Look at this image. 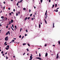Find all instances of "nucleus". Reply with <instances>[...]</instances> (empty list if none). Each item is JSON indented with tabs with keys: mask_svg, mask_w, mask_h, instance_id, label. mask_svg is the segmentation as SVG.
I'll return each instance as SVG.
<instances>
[{
	"mask_svg": "<svg viewBox=\"0 0 60 60\" xmlns=\"http://www.w3.org/2000/svg\"><path fill=\"white\" fill-rule=\"evenodd\" d=\"M36 58L38 59H39V60H41V58L39 57Z\"/></svg>",
	"mask_w": 60,
	"mask_h": 60,
	"instance_id": "7ed1b4c3",
	"label": "nucleus"
},
{
	"mask_svg": "<svg viewBox=\"0 0 60 60\" xmlns=\"http://www.w3.org/2000/svg\"><path fill=\"white\" fill-rule=\"evenodd\" d=\"M25 54L26 53H24L23 54V55H25Z\"/></svg>",
	"mask_w": 60,
	"mask_h": 60,
	"instance_id": "49530a36",
	"label": "nucleus"
},
{
	"mask_svg": "<svg viewBox=\"0 0 60 60\" xmlns=\"http://www.w3.org/2000/svg\"><path fill=\"white\" fill-rule=\"evenodd\" d=\"M47 44H46L45 45V47H46V46H47Z\"/></svg>",
	"mask_w": 60,
	"mask_h": 60,
	"instance_id": "e433bc0d",
	"label": "nucleus"
},
{
	"mask_svg": "<svg viewBox=\"0 0 60 60\" xmlns=\"http://www.w3.org/2000/svg\"><path fill=\"white\" fill-rule=\"evenodd\" d=\"M8 32H7L6 34V35H8Z\"/></svg>",
	"mask_w": 60,
	"mask_h": 60,
	"instance_id": "4be33fe9",
	"label": "nucleus"
},
{
	"mask_svg": "<svg viewBox=\"0 0 60 60\" xmlns=\"http://www.w3.org/2000/svg\"><path fill=\"white\" fill-rule=\"evenodd\" d=\"M57 7V4H56L55 5V7Z\"/></svg>",
	"mask_w": 60,
	"mask_h": 60,
	"instance_id": "5701e85b",
	"label": "nucleus"
},
{
	"mask_svg": "<svg viewBox=\"0 0 60 60\" xmlns=\"http://www.w3.org/2000/svg\"><path fill=\"white\" fill-rule=\"evenodd\" d=\"M8 26H6V28H8Z\"/></svg>",
	"mask_w": 60,
	"mask_h": 60,
	"instance_id": "864d4df0",
	"label": "nucleus"
},
{
	"mask_svg": "<svg viewBox=\"0 0 60 60\" xmlns=\"http://www.w3.org/2000/svg\"><path fill=\"white\" fill-rule=\"evenodd\" d=\"M34 14L35 15H36V12H35L34 13Z\"/></svg>",
	"mask_w": 60,
	"mask_h": 60,
	"instance_id": "3c124183",
	"label": "nucleus"
},
{
	"mask_svg": "<svg viewBox=\"0 0 60 60\" xmlns=\"http://www.w3.org/2000/svg\"><path fill=\"white\" fill-rule=\"evenodd\" d=\"M11 29H12V26H11Z\"/></svg>",
	"mask_w": 60,
	"mask_h": 60,
	"instance_id": "69168bd1",
	"label": "nucleus"
},
{
	"mask_svg": "<svg viewBox=\"0 0 60 60\" xmlns=\"http://www.w3.org/2000/svg\"><path fill=\"white\" fill-rule=\"evenodd\" d=\"M33 58V57H32V56H30V59L29 60H31Z\"/></svg>",
	"mask_w": 60,
	"mask_h": 60,
	"instance_id": "20e7f679",
	"label": "nucleus"
},
{
	"mask_svg": "<svg viewBox=\"0 0 60 60\" xmlns=\"http://www.w3.org/2000/svg\"><path fill=\"white\" fill-rule=\"evenodd\" d=\"M27 45L28 46H29V47H30V45H29V44H28Z\"/></svg>",
	"mask_w": 60,
	"mask_h": 60,
	"instance_id": "393cba45",
	"label": "nucleus"
},
{
	"mask_svg": "<svg viewBox=\"0 0 60 60\" xmlns=\"http://www.w3.org/2000/svg\"><path fill=\"white\" fill-rule=\"evenodd\" d=\"M5 6L4 7H3V9H5Z\"/></svg>",
	"mask_w": 60,
	"mask_h": 60,
	"instance_id": "8fccbe9b",
	"label": "nucleus"
},
{
	"mask_svg": "<svg viewBox=\"0 0 60 60\" xmlns=\"http://www.w3.org/2000/svg\"><path fill=\"white\" fill-rule=\"evenodd\" d=\"M11 13L12 14H13V12H11Z\"/></svg>",
	"mask_w": 60,
	"mask_h": 60,
	"instance_id": "e2e57ef3",
	"label": "nucleus"
},
{
	"mask_svg": "<svg viewBox=\"0 0 60 60\" xmlns=\"http://www.w3.org/2000/svg\"><path fill=\"white\" fill-rule=\"evenodd\" d=\"M16 5H17V6H18V5H19V3H17V4Z\"/></svg>",
	"mask_w": 60,
	"mask_h": 60,
	"instance_id": "cd10ccee",
	"label": "nucleus"
},
{
	"mask_svg": "<svg viewBox=\"0 0 60 60\" xmlns=\"http://www.w3.org/2000/svg\"><path fill=\"white\" fill-rule=\"evenodd\" d=\"M26 8H23V10H26Z\"/></svg>",
	"mask_w": 60,
	"mask_h": 60,
	"instance_id": "a878e982",
	"label": "nucleus"
},
{
	"mask_svg": "<svg viewBox=\"0 0 60 60\" xmlns=\"http://www.w3.org/2000/svg\"><path fill=\"white\" fill-rule=\"evenodd\" d=\"M3 20H4V19H2V20H1V21H3Z\"/></svg>",
	"mask_w": 60,
	"mask_h": 60,
	"instance_id": "37998d69",
	"label": "nucleus"
},
{
	"mask_svg": "<svg viewBox=\"0 0 60 60\" xmlns=\"http://www.w3.org/2000/svg\"><path fill=\"white\" fill-rule=\"evenodd\" d=\"M15 29H17V26H15Z\"/></svg>",
	"mask_w": 60,
	"mask_h": 60,
	"instance_id": "412c9836",
	"label": "nucleus"
},
{
	"mask_svg": "<svg viewBox=\"0 0 60 60\" xmlns=\"http://www.w3.org/2000/svg\"><path fill=\"white\" fill-rule=\"evenodd\" d=\"M21 30H22V28H20V32H21Z\"/></svg>",
	"mask_w": 60,
	"mask_h": 60,
	"instance_id": "bb28decb",
	"label": "nucleus"
},
{
	"mask_svg": "<svg viewBox=\"0 0 60 60\" xmlns=\"http://www.w3.org/2000/svg\"><path fill=\"white\" fill-rule=\"evenodd\" d=\"M51 2V0H49V2Z\"/></svg>",
	"mask_w": 60,
	"mask_h": 60,
	"instance_id": "09e8293b",
	"label": "nucleus"
},
{
	"mask_svg": "<svg viewBox=\"0 0 60 60\" xmlns=\"http://www.w3.org/2000/svg\"><path fill=\"white\" fill-rule=\"evenodd\" d=\"M6 42H5V43H4V44H6Z\"/></svg>",
	"mask_w": 60,
	"mask_h": 60,
	"instance_id": "603ef678",
	"label": "nucleus"
},
{
	"mask_svg": "<svg viewBox=\"0 0 60 60\" xmlns=\"http://www.w3.org/2000/svg\"><path fill=\"white\" fill-rule=\"evenodd\" d=\"M24 37V36H23L22 37V39H23V38Z\"/></svg>",
	"mask_w": 60,
	"mask_h": 60,
	"instance_id": "7c9ffc66",
	"label": "nucleus"
},
{
	"mask_svg": "<svg viewBox=\"0 0 60 60\" xmlns=\"http://www.w3.org/2000/svg\"><path fill=\"white\" fill-rule=\"evenodd\" d=\"M3 53H4V52H3V51H2L1 52V54H3Z\"/></svg>",
	"mask_w": 60,
	"mask_h": 60,
	"instance_id": "f704fd0d",
	"label": "nucleus"
},
{
	"mask_svg": "<svg viewBox=\"0 0 60 60\" xmlns=\"http://www.w3.org/2000/svg\"><path fill=\"white\" fill-rule=\"evenodd\" d=\"M6 50H8V49H9V48H6Z\"/></svg>",
	"mask_w": 60,
	"mask_h": 60,
	"instance_id": "9d476101",
	"label": "nucleus"
},
{
	"mask_svg": "<svg viewBox=\"0 0 60 60\" xmlns=\"http://www.w3.org/2000/svg\"><path fill=\"white\" fill-rule=\"evenodd\" d=\"M18 8H20V6H18Z\"/></svg>",
	"mask_w": 60,
	"mask_h": 60,
	"instance_id": "338daca9",
	"label": "nucleus"
},
{
	"mask_svg": "<svg viewBox=\"0 0 60 60\" xmlns=\"http://www.w3.org/2000/svg\"><path fill=\"white\" fill-rule=\"evenodd\" d=\"M27 19V17H26L25 19V20H26V19Z\"/></svg>",
	"mask_w": 60,
	"mask_h": 60,
	"instance_id": "6e6552de",
	"label": "nucleus"
},
{
	"mask_svg": "<svg viewBox=\"0 0 60 60\" xmlns=\"http://www.w3.org/2000/svg\"><path fill=\"white\" fill-rule=\"evenodd\" d=\"M8 9L9 10H10V8H8Z\"/></svg>",
	"mask_w": 60,
	"mask_h": 60,
	"instance_id": "bf43d9fd",
	"label": "nucleus"
},
{
	"mask_svg": "<svg viewBox=\"0 0 60 60\" xmlns=\"http://www.w3.org/2000/svg\"><path fill=\"white\" fill-rule=\"evenodd\" d=\"M30 19V17H29L27 19Z\"/></svg>",
	"mask_w": 60,
	"mask_h": 60,
	"instance_id": "ea45409f",
	"label": "nucleus"
},
{
	"mask_svg": "<svg viewBox=\"0 0 60 60\" xmlns=\"http://www.w3.org/2000/svg\"><path fill=\"white\" fill-rule=\"evenodd\" d=\"M13 22V19H11V23H12Z\"/></svg>",
	"mask_w": 60,
	"mask_h": 60,
	"instance_id": "39448f33",
	"label": "nucleus"
},
{
	"mask_svg": "<svg viewBox=\"0 0 60 60\" xmlns=\"http://www.w3.org/2000/svg\"><path fill=\"white\" fill-rule=\"evenodd\" d=\"M27 49V51H28L29 50V49Z\"/></svg>",
	"mask_w": 60,
	"mask_h": 60,
	"instance_id": "c756f323",
	"label": "nucleus"
},
{
	"mask_svg": "<svg viewBox=\"0 0 60 60\" xmlns=\"http://www.w3.org/2000/svg\"><path fill=\"white\" fill-rule=\"evenodd\" d=\"M45 22L46 24H47V21H45Z\"/></svg>",
	"mask_w": 60,
	"mask_h": 60,
	"instance_id": "c9c22d12",
	"label": "nucleus"
},
{
	"mask_svg": "<svg viewBox=\"0 0 60 60\" xmlns=\"http://www.w3.org/2000/svg\"><path fill=\"white\" fill-rule=\"evenodd\" d=\"M5 40V41H8V36L6 37Z\"/></svg>",
	"mask_w": 60,
	"mask_h": 60,
	"instance_id": "f257e3e1",
	"label": "nucleus"
},
{
	"mask_svg": "<svg viewBox=\"0 0 60 60\" xmlns=\"http://www.w3.org/2000/svg\"><path fill=\"white\" fill-rule=\"evenodd\" d=\"M22 45H26V43H24V44H22Z\"/></svg>",
	"mask_w": 60,
	"mask_h": 60,
	"instance_id": "6ab92c4d",
	"label": "nucleus"
},
{
	"mask_svg": "<svg viewBox=\"0 0 60 60\" xmlns=\"http://www.w3.org/2000/svg\"><path fill=\"white\" fill-rule=\"evenodd\" d=\"M19 37V38H21V35H20Z\"/></svg>",
	"mask_w": 60,
	"mask_h": 60,
	"instance_id": "2f4dec72",
	"label": "nucleus"
},
{
	"mask_svg": "<svg viewBox=\"0 0 60 60\" xmlns=\"http://www.w3.org/2000/svg\"><path fill=\"white\" fill-rule=\"evenodd\" d=\"M31 10L30 9L29 10V12H31Z\"/></svg>",
	"mask_w": 60,
	"mask_h": 60,
	"instance_id": "c85d7f7f",
	"label": "nucleus"
},
{
	"mask_svg": "<svg viewBox=\"0 0 60 60\" xmlns=\"http://www.w3.org/2000/svg\"><path fill=\"white\" fill-rule=\"evenodd\" d=\"M8 34H9V35H10V32L9 31H8Z\"/></svg>",
	"mask_w": 60,
	"mask_h": 60,
	"instance_id": "2eb2a0df",
	"label": "nucleus"
},
{
	"mask_svg": "<svg viewBox=\"0 0 60 60\" xmlns=\"http://www.w3.org/2000/svg\"><path fill=\"white\" fill-rule=\"evenodd\" d=\"M2 11H0V13H2Z\"/></svg>",
	"mask_w": 60,
	"mask_h": 60,
	"instance_id": "774afa93",
	"label": "nucleus"
},
{
	"mask_svg": "<svg viewBox=\"0 0 60 60\" xmlns=\"http://www.w3.org/2000/svg\"><path fill=\"white\" fill-rule=\"evenodd\" d=\"M32 14H31L30 15V17H31V16H32Z\"/></svg>",
	"mask_w": 60,
	"mask_h": 60,
	"instance_id": "72a5a7b5",
	"label": "nucleus"
},
{
	"mask_svg": "<svg viewBox=\"0 0 60 60\" xmlns=\"http://www.w3.org/2000/svg\"><path fill=\"white\" fill-rule=\"evenodd\" d=\"M22 1H23V0H21L20 1V3H21V2H22Z\"/></svg>",
	"mask_w": 60,
	"mask_h": 60,
	"instance_id": "b1692460",
	"label": "nucleus"
},
{
	"mask_svg": "<svg viewBox=\"0 0 60 60\" xmlns=\"http://www.w3.org/2000/svg\"><path fill=\"white\" fill-rule=\"evenodd\" d=\"M47 56H48V53H46L45 55V57H47Z\"/></svg>",
	"mask_w": 60,
	"mask_h": 60,
	"instance_id": "423d86ee",
	"label": "nucleus"
},
{
	"mask_svg": "<svg viewBox=\"0 0 60 60\" xmlns=\"http://www.w3.org/2000/svg\"><path fill=\"white\" fill-rule=\"evenodd\" d=\"M47 18V14H46V17H45V19H46Z\"/></svg>",
	"mask_w": 60,
	"mask_h": 60,
	"instance_id": "f8f14e48",
	"label": "nucleus"
},
{
	"mask_svg": "<svg viewBox=\"0 0 60 60\" xmlns=\"http://www.w3.org/2000/svg\"><path fill=\"white\" fill-rule=\"evenodd\" d=\"M27 34H25V36H27Z\"/></svg>",
	"mask_w": 60,
	"mask_h": 60,
	"instance_id": "de8ad7c7",
	"label": "nucleus"
},
{
	"mask_svg": "<svg viewBox=\"0 0 60 60\" xmlns=\"http://www.w3.org/2000/svg\"><path fill=\"white\" fill-rule=\"evenodd\" d=\"M26 32H28V30H26Z\"/></svg>",
	"mask_w": 60,
	"mask_h": 60,
	"instance_id": "473e14b6",
	"label": "nucleus"
},
{
	"mask_svg": "<svg viewBox=\"0 0 60 60\" xmlns=\"http://www.w3.org/2000/svg\"><path fill=\"white\" fill-rule=\"evenodd\" d=\"M47 12H46L45 13V15H47Z\"/></svg>",
	"mask_w": 60,
	"mask_h": 60,
	"instance_id": "4c0bfd02",
	"label": "nucleus"
},
{
	"mask_svg": "<svg viewBox=\"0 0 60 60\" xmlns=\"http://www.w3.org/2000/svg\"><path fill=\"white\" fill-rule=\"evenodd\" d=\"M6 59H8V57H7V56H6Z\"/></svg>",
	"mask_w": 60,
	"mask_h": 60,
	"instance_id": "4468645a",
	"label": "nucleus"
},
{
	"mask_svg": "<svg viewBox=\"0 0 60 60\" xmlns=\"http://www.w3.org/2000/svg\"><path fill=\"white\" fill-rule=\"evenodd\" d=\"M9 47H10V46H9L8 45L7 46V48H9Z\"/></svg>",
	"mask_w": 60,
	"mask_h": 60,
	"instance_id": "aec40b11",
	"label": "nucleus"
},
{
	"mask_svg": "<svg viewBox=\"0 0 60 60\" xmlns=\"http://www.w3.org/2000/svg\"><path fill=\"white\" fill-rule=\"evenodd\" d=\"M52 46H53L54 47H55V45H53Z\"/></svg>",
	"mask_w": 60,
	"mask_h": 60,
	"instance_id": "5fc2aeb1",
	"label": "nucleus"
},
{
	"mask_svg": "<svg viewBox=\"0 0 60 60\" xmlns=\"http://www.w3.org/2000/svg\"><path fill=\"white\" fill-rule=\"evenodd\" d=\"M41 26V24H40L39 25V28H40Z\"/></svg>",
	"mask_w": 60,
	"mask_h": 60,
	"instance_id": "0eeeda50",
	"label": "nucleus"
},
{
	"mask_svg": "<svg viewBox=\"0 0 60 60\" xmlns=\"http://www.w3.org/2000/svg\"><path fill=\"white\" fill-rule=\"evenodd\" d=\"M32 20H34V19H33V18H32Z\"/></svg>",
	"mask_w": 60,
	"mask_h": 60,
	"instance_id": "052dcab7",
	"label": "nucleus"
},
{
	"mask_svg": "<svg viewBox=\"0 0 60 60\" xmlns=\"http://www.w3.org/2000/svg\"><path fill=\"white\" fill-rule=\"evenodd\" d=\"M54 6H55V5H52V8H54Z\"/></svg>",
	"mask_w": 60,
	"mask_h": 60,
	"instance_id": "dca6fc26",
	"label": "nucleus"
},
{
	"mask_svg": "<svg viewBox=\"0 0 60 60\" xmlns=\"http://www.w3.org/2000/svg\"><path fill=\"white\" fill-rule=\"evenodd\" d=\"M1 19H3L4 18V16H2L1 17Z\"/></svg>",
	"mask_w": 60,
	"mask_h": 60,
	"instance_id": "9b49d317",
	"label": "nucleus"
},
{
	"mask_svg": "<svg viewBox=\"0 0 60 60\" xmlns=\"http://www.w3.org/2000/svg\"><path fill=\"white\" fill-rule=\"evenodd\" d=\"M7 18H6L5 20H7Z\"/></svg>",
	"mask_w": 60,
	"mask_h": 60,
	"instance_id": "0e129e2a",
	"label": "nucleus"
},
{
	"mask_svg": "<svg viewBox=\"0 0 60 60\" xmlns=\"http://www.w3.org/2000/svg\"><path fill=\"white\" fill-rule=\"evenodd\" d=\"M43 0H41L40 1H41V2L42 3V2Z\"/></svg>",
	"mask_w": 60,
	"mask_h": 60,
	"instance_id": "c03bdc74",
	"label": "nucleus"
},
{
	"mask_svg": "<svg viewBox=\"0 0 60 60\" xmlns=\"http://www.w3.org/2000/svg\"><path fill=\"white\" fill-rule=\"evenodd\" d=\"M41 56V53H39V57H40V56Z\"/></svg>",
	"mask_w": 60,
	"mask_h": 60,
	"instance_id": "f3484780",
	"label": "nucleus"
},
{
	"mask_svg": "<svg viewBox=\"0 0 60 60\" xmlns=\"http://www.w3.org/2000/svg\"><path fill=\"white\" fill-rule=\"evenodd\" d=\"M9 15H11V13H9Z\"/></svg>",
	"mask_w": 60,
	"mask_h": 60,
	"instance_id": "a18cd8bd",
	"label": "nucleus"
},
{
	"mask_svg": "<svg viewBox=\"0 0 60 60\" xmlns=\"http://www.w3.org/2000/svg\"><path fill=\"white\" fill-rule=\"evenodd\" d=\"M16 16H18V14L17 13L16 14Z\"/></svg>",
	"mask_w": 60,
	"mask_h": 60,
	"instance_id": "58836bf2",
	"label": "nucleus"
},
{
	"mask_svg": "<svg viewBox=\"0 0 60 60\" xmlns=\"http://www.w3.org/2000/svg\"><path fill=\"white\" fill-rule=\"evenodd\" d=\"M58 43L60 45V41H59L58 42Z\"/></svg>",
	"mask_w": 60,
	"mask_h": 60,
	"instance_id": "79ce46f5",
	"label": "nucleus"
},
{
	"mask_svg": "<svg viewBox=\"0 0 60 60\" xmlns=\"http://www.w3.org/2000/svg\"><path fill=\"white\" fill-rule=\"evenodd\" d=\"M58 53L56 55V58L57 59V58L58 59V58H59V56H58Z\"/></svg>",
	"mask_w": 60,
	"mask_h": 60,
	"instance_id": "f03ea898",
	"label": "nucleus"
},
{
	"mask_svg": "<svg viewBox=\"0 0 60 60\" xmlns=\"http://www.w3.org/2000/svg\"><path fill=\"white\" fill-rule=\"evenodd\" d=\"M3 3H4V4H5V2H3Z\"/></svg>",
	"mask_w": 60,
	"mask_h": 60,
	"instance_id": "6e6d98bb",
	"label": "nucleus"
},
{
	"mask_svg": "<svg viewBox=\"0 0 60 60\" xmlns=\"http://www.w3.org/2000/svg\"><path fill=\"white\" fill-rule=\"evenodd\" d=\"M2 56H4V54H2Z\"/></svg>",
	"mask_w": 60,
	"mask_h": 60,
	"instance_id": "680f3d73",
	"label": "nucleus"
},
{
	"mask_svg": "<svg viewBox=\"0 0 60 60\" xmlns=\"http://www.w3.org/2000/svg\"><path fill=\"white\" fill-rule=\"evenodd\" d=\"M11 24V21H10L9 24H8V25H10V24Z\"/></svg>",
	"mask_w": 60,
	"mask_h": 60,
	"instance_id": "ddd939ff",
	"label": "nucleus"
},
{
	"mask_svg": "<svg viewBox=\"0 0 60 60\" xmlns=\"http://www.w3.org/2000/svg\"><path fill=\"white\" fill-rule=\"evenodd\" d=\"M7 54V52H6L5 53V55H6V54Z\"/></svg>",
	"mask_w": 60,
	"mask_h": 60,
	"instance_id": "13d9d810",
	"label": "nucleus"
},
{
	"mask_svg": "<svg viewBox=\"0 0 60 60\" xmlns=\"http://www.w3.org/2000/svg\"><path fill=\"white\" fill-rule=\"evenodd\" d=\"M54 10V11H55L56 12H58V10Z\"/></svg>",
	"mask_w": 60,
	"mask_h": 60,
	"instance_id": "1a4fd4ad",
	"label": "nucleus"
},
{
	"mask_svg": "<svg viewBox=\"0 0 60 60\" xmlns=\"http://www.w3.org/2000/svg\"><path fill=\"white\" fill-rule=\"evenodd\" d=\"M12 26L13 28H14V26L13 25H12Z\"/></svg>",
	"mask_w": 60,
	"mask_h": 60,
	"instance_id": "a19ab883",
	"label": "nucleus"
},
{
	"mask_svg": "<svg viewBox=\"0 0 60 60\" xmlns=\"http://www.w3.org/2000/svg\"><path fill=\"white\" fill-rule=\"evenodd\" d=\"M13 11H15V9H13Z\"/></svg>",
	"mask_w": 60,
	"mask_h": 60,
	"instance_id": "4d7b16f0",
	"label": "nucleus"
},
{
	"mask_svg": "<svg viewBox=\"0 0 60 60\" xmlns=\"http://www.w3.org/2000/svg\"><path fill=\"white\" fill-rule=\"evenodd\" d=\"M12 41V42H14V39H13V40H12V41Z\"/></svg>",
	"mask_w": 60,
	"mask_h": 60,
	"instance_id": "a211bd4d",
	"label": "nucleus"
}]
</instances>
